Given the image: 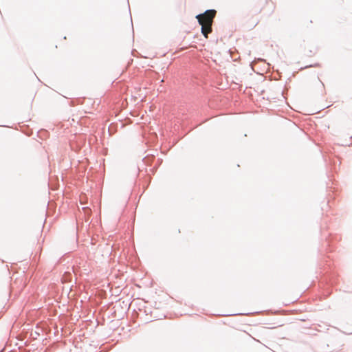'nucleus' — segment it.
<instances>
[{"instance_id": "f257e3e1", "label": "nucleus", "mask_w": 352, "mask_h": 352, "mask_svg": "<svg viewBox=\"0 0 352 352\" xmlns=\"http://www.w3.org/2000/svg\"><path fill=\"white\" fill-rule=\"evenodd\" d=\"M216 13L217 12L214 10H208L196 16L199 25L201 26V33L206 38L208 37V34L212 32V25Z\"/></svg>"}, {"instance_id": "f03ea898", "label": "nucleus", "mask_w": 352, "mask_h": 352, "mask_svg": "<svg viewBox=\"0 0 352 352\" xmlns=\"http://www.w3.org/2000/svg\"><path fill=\"white\" fill-rule=\"evenodd\" d=\"M250 19H248L247 21H246V26L250 28V29H253L254 28H255L257 24L258 23V20L257 19H254L253 22L252 23H250Z\"/></svg>"}]
</instances>
